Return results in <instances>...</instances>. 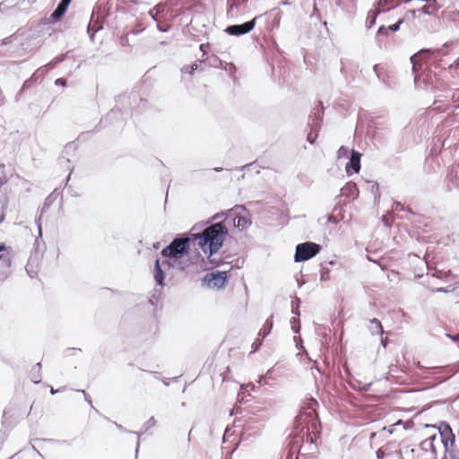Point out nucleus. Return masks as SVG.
Segmentation results:
<instances>
[{"mask_svg": "<svg viewBox=\"0 0 459 459\" xmlns=\"http://www.w3.org/2000/svg\"><path fill=\"white\" fill-rule=\"evenodd\" d=\"M455 42H446L440 48H423L410 57L412 73L414 75V83L417 88L431 90L435 94V109L445 112L449 109H455L459 105H455V90L444 88L443 83L437 79L436 74L432 73L430 65L443 67L441 56H446L448 49L454 46Z\"/></svg>", "mask_w": 459, "mask_h": 459, "instance_id": "1", "label": "nucleus"}, {"mask_svg": "<svg viewBox=\"0 0 459 459\" xmlns=\"http://www.w3.org/2000/svg\"><path fill=\"white\" fill-rule=\"evenodd\" d=\"M228 234L229 230L225 223L218 221L209 224L200 232L190 233V236L207 255L208 263L212 267H219L222 264V261L212 256L222 247Z\"/></svg>", "mask_w": 459, "mask_h": 459, "instance_id": "2", "label": "nucleus"}, {"mask_svg": "<svg viewBox=\"0 0 459 459\" xmlns=\"http://www.w3.org/2000/svg\"><path fill=\"white\" fill-rule=\"evenodd\" d=\"M318 403L314 398L307 401V411H304L299 413L296 419V422L306 428V444L305 442L299 447V455L315 458L317 453L316 439L320 436L321 423L316 413Z\"/></svg>", "mask_w": 459, "mask_h": 459, "instance_id": "3", "label": "nucleus"}, {"mask_svg": "<svg viewBox=\"0 0 459 459\" xmlns=\"http://www.w3.org/2000/svg\"><path fill=\"white\" fill-rule=\"evenodd\" d=\"M192 244L195 242L190 233L178 234L168 246L161 249L160 255L164 258L181 261L189 254Z\"/></svg>", "mask_w": 459, "mask_h": 459, "instance_id": "4", "label": "nucleus"}, {"mask_svg": "<svg viewBox=\"0 0 459 459\" xmlns=\"http://www.w3.org/2000/svg\"><path fill=\"white\" fill-rule=\"evenodd\" d=\"M126 100V96H118L117 99V104L104 117L100 119L94 131L99 132L101 128L106 127L108 125H114L116 122H122L126 115H128L127 110H123L118 107V102L123 103Z\"/></svg>", "mask_w": 459, "mask_h": 459, "instance_id": "5", "label": "nucleus"}, {"mask_svg": "<svg viewBox=\"0 0 459 459\" xmlns=\"http://www.w3.org/2000/svg\"><path fill=\"white\" fill-rule=\"evenodd\" d=\"M321 249V245L312 241L299 243L295 247L294 262H306L319 254Z\"/></svg>", "mask_w": 459, "mask_h": 459, "instance_id": "6", "label": "nucleus"}, {"mask_svg": "<svg viewBox=\"0 0 459 459\" xmlns=\"http://www.w3.org/2000/svg\"><path fill=\"white\" fill-rule=\"evenodd\" d=\"M264 14L255 16L252 20L245 22L241 24L229 25L224 29V32L230 36L240 37L252 31L259 20Z\"/></svg>", "mask_w": 459, "mask_h": 459, "instance_id": "7", "label": "nucleus"}, {"mask_svg": "<svg viewBox=\"0 0 459 459\" xmlns=\"http://www.w3.org/2000/svg\"><path fill=\"white\" fill-rule=\"evenodd\" d=\"M437 429L438 444L442 446V448L447 450V447H453L455 442V436L450 425L446 421H441L437 426Z\"/></svg>", "mask_w": 459, "mask_h": 459, "instance_id": "8", "label": "nucleus"}, {"mask_svg": "<svg viewBox=\"0 0 459 459\" xmlns=\"http://www.w3.org/2000/svg\"><path fill=\"white\" fill-rule=\"evenodd\" d=\"M229 281V277L224 271H212L205 274L204 284L209 288L223 289Z\"/></svg>", "mask_w": 459, "mask_h": 459, "instance_id": "9", "label": "nucleus"}, {"mask_svg": "<svg viewBox=\"0 0 459 459\" xmlns=\"http://www.w3.org/2000/svg\"><path fill=\"white\" fill-rule=\"evenodd\" d=\"M297 432L290 436V440L287 444L289 449L288 459H292L293 455L298 451L299 453V447L305 442V434L301 435V432L306 429L305 426L297 422Z\"/></svg>", "mask_w": 459, "mask_h": 459, "instance_id": "10", "label": "nucleus"}, {"mask_svg": "<svg viewBox=\"0 0 459 459\" xmlns=\"http://www.w3.org/2000/svg\"><path fill=\"white\" fill-rule=\"evenodd\" d=\"M436 442L438 444V437L437 434H434L420 444V449L429 456L428 459H437V457Z\"/></svg>", "mask_w": 459, "mask_h": 459, "instance_id": "11", "label": "nucleus"}, {"mask_svg": "<svg viewBox=\"0 0 459 459\" xmlns=\"http://www.w3.org/2000/svg\"><path fill=\"white\" fill-rule=\"evenodd\" d=\"M362 154L354 149L351 152V156L349 157V161L345 166V171L348 176H351L353 174L359 173L361 168L360 160Z\"/></svg>", "mask_w": 459, "mask_h": 459, "instance_id": "12", "label": "nucleus"}, {"mask_svg": "<svg viewBox=\"0 0 459 459\" xmlns=\"http://www.w3.org/2000/svg\"><path fill=\"white\" fill-rule=\"evenodd\" d=\"M434 378L437 381V384L443 383L456 374L457 370L451 367L446 368H431Z\"/></svg>", "mask_w": 459, "mask_h": 459, "instance_id": "13", "label": "nucleus"}, {"mask_svg": "<svg viewBox=\"0 0 459 459\" xmlns=\"http://www.w3.org/2000/svg\"><path fill=\"white\" fill-rule=\"evenodd\" d=\"M7 247L4 243H0V267H3L4 271L0 273V276L6 278L10 273L9 269L12 264L11 257L8 254L4 252L7 251Z\"/></svg>", "mask_w": 459, "mask_h": 459, "instance_id": "14", "label": "nucleus"}, {"mask_svg": "<svg viewBox=\"0 0 459 459\" xmlns=\"http://www.w3.org/2000/svg\"><path fill=\"white\" fill-rule=\"evenodd\" d=\"M153 278L157 286L162 288L165 285L166 273L162 269L160 258L154 261Z\"/></svg>", "mask_w": 459, "mask_h": 459, "instance_id": "15", "label": "nucleus"}, {"mask_svg": "<svg viewBox=\"0 0 459 459\" xmlns=\"http://www.w3.org/2000/svg\"><path fill=\"white\" fill-rule=\"evenodd\" d=\"M70 4L66 0H61L56 9L50 14V20L53 22H59L65 14Z\"/></svg>", "mask_w": 459, "mask_h": 459, "instance_id": "16", "label": "nucleus"}, {"mask_svg": "<svg viewBox=\"0 0 459 459\" xmlns=\"http://www.w3.org/2000/svg\"><path fill=\"white\" fill-rule=\"evenodd\" d=\"M39 236L35 239L34 246H33V253L30 255H33L35 260H39V256L42 255L45 249V242L42 240L41 236V227L39 225Z\"/></svg>", "mask_w": 459, "mask_h": 459, "instance_id": "17", "label": "nucleus"}, {"mask_svg": "<svg viewBox=\"0 0 459 459\" xmlns=\"http://www.w3.org/2000/svg\"><path fill=\"white\" fill-rule=\"evenodd\" d=\"M342 195L352 199H356L359 196V189L354 182H348L341 189Z\"/></svg>", "mask_w": 459, "mask_h": 459, "instance_id": "18", "label": "nucleus"}, {"mask_svg": "<svg viewBox=\"0 0 459 459\" xmlns=\"http://www.w3.org/2000/svg\"><path fill=\"white\" fill-rule=\"evenodd\" d=\"M248 0H227V16L235 18L238 15V9L241 4L247 3Z\"/></svg>", "mask_w": 459, "mask_h": 459, "instance_id": "19", "label": "nucleus"}, {"mask_svg": "<svg viewBox=\"0 0 459 459\" xmlns=\"http://www.w3.org/2000/svg\"><path fill=\"white\" fill-rule=\"evenodd\" d=\"M401 2L403 0H377V5L380 12L385 13L397 7Z\"/></svg>", "mask_w": 459, "mask_h": 459, "instance_id": "20", "label": "nucleus"}, {"mask_svg": "<svg viewBox=\"0 0 459 459\" xmlns=\"http://www.w3.org/2000/svg\"><path fill=\"white\" fill-rule=\"evenodd\" d=\"M323 112H324L323 102L319 101L318 102V110H317V112H316L314 114L312 131L319 130L322 121H323Z\"/></svg>", "mask_w": 459, "mask_h": 459, "instance_id": "21", "label": "nucleus"}, {"mask_svg": "<svg viewBox=\"0 0 459 459\" xmlns=\"http://www.w3.org/2000/svg\"><path fill=\"white\" fill-rule=\"evenodd\" d=\"M427 3L428 4H425L420 8V12L424 14L434 15L441 8L437 0H429Z\"/></svg>", "mask_w": 459, "mask_h": 459, "instance_id": "22", "label": "nucleus"}, {"mask_svg": "<svg viewBox=\"0 0 459 459\" xmlns=\"http://www.w3.org/2000/svg\"><path fill=\"white\" fill-rule=\"evenodd\" d=\"M261 427H263V423L261 421H257L255 418L250 417L246 420L243 435L250 436L251 434L247 433L249 430L259 429Z\"/></svg>", "mask_w": 459, "mask_h": 459, "instance_id": "23", "label": "nucleus"}, {"mask_svg": "<svg viewBox=\"0 0 459 459\" xmlns=\"http://www.w3.org/2000/svg\"><path fill=\"white\" fill-rule=\"evenodd\" d=\"M161 297V290L154 289L150 297H148L147 303L152 307V311L154 312L157 309V306L160 302Z\"/></svg>", "mask_w": 459, "mask_h": 459, "instance_id": "24", "label": "nucleus"}, {"mask_svg": "<svg viewBox=\"0 0 459 459\" xmlns=\"http://www.w3.org/2000/svg\"><path fill=\"white\" fill-rule=\"evenodd\" d=\"M373 71H374L376 76L377 77V79L381 82L387 85L388 75H387V73H386L385 67L379 64H377V65H373Z\"/></svg>", "mask_w": 459, "mask_h": 459, "instance_id": "25", "label": "nucleus"}, {"mask_svg": "<svg viewBox=\"0 0 459 459\" xmlns=\"http://www.w3.org/2000/svg\"><path fill=\"white\" fill-rule=\"evenodd\" d=\"M273 316L268 317L265 323L263 325V328L258 333V337H261L264 340L266 336H268L273 329Z\"/></svg>", "mask_w": 459, "mask_h": 459, "instance_id": "26", "label": "nucleus"}, {"mask_svg": "<svg viewBox=\"0 0 459 459\" xmlns=\"http://www.w3.org/2000/svg\"><path fill=\"white\" fill-rule=\"evenodd\" d=\"M250 224L251 221L243 215H237L233 220L234 227L239 230L246 229Z\"/></svg>", "mask_w": 459, "mask_h": 459, "instance_id": "27", "label": "nucleus"}, {"mask_svg": "<svg viewBox=\"0 0 459 459\" xmlns=\"http://www.w3.org/2000/svg\"><path fill=\"white\" fill-rule=\"evenodd\" d=\"M380 13L381 12H380L379 8H378V10L371 9L368 11L367 21H366V25L368 29L372 28L376 24L377 18Z\"/></svg>", "mask_w": 459, "mask_h": 459, "instance_id": "28", "label": "nucleus"}, {"mask_svg": "<svg viewBox=\"0 0 459 459\" xmlns=\"http://www.w3.org/2000/svg\"><path fill=\"white\" fill-rule=\"evenodd\" d=\"M69 52L65 53V54H61L57 56H56L55 58H53L49 63L47 64V68L48 70L50 69H53L55 68L57 65H59L60 63L64 62L67 56V54Z\"/></svg>", "mask_w": 459, "mask_h": 459, "instance_id": "29", "label": "nucleus"}, {"mask_svg": "<svg viewBox=\"0 0 459 459\" xmlns=\"http://www.w3.org/2000/svg\"><path fill=\"white\" fill-rule=\"evenodd\" d=\"M103 29V25L100 22L97 27H93L92 22H90L87 27V33L91 41L93 42L96 32Z\"/></svg>", "mask_w": 459, "mask_h": 459, "instance_id": "30", "label": "nucleus"}, {"mask_svg": "<svg viewBox=\"0 0 459 459\" xmlns=\"http://www.w3.org/2000/svg\"><path fill=\"white\" fill-rule=\"evenodd\" d=\"M370 324L372 325V327H371L372 333L383 334L384 330L382 327V324L378 319H377V318L371 319Z\"/></svg>", "mask_w": 459, "mask_h": 459, "instance_id": "31", "label": "nucleus"}, {"mask_svg": "<svg viewBox=\"0 0 459 459\" xmlns=\"http://www.w3.org/2000/svg\"><path fill=\"white\" fill-rule=\"evenodd\" d=\"M37 262L38 260H35L33 255H30L28 264L25 266L26 272L30 278H33L34 275L37 273V272L32 269V264Z\"/></svg>", "mask_w": 459, "mask_h": 459, "instance_id": "32", "label": "nucleus"}, {"mask_svg": "<svg viewBox=\"0 0 459 459\" xmlns=\"http://www.w3.org/2000/svg\"><path fill=\"white\" fill-rule=\"evenodd\" d=\"M204 61H199V63L195 62L192 65H186L182 68V72L193 74L195 70L199 69V67L204 64Z\"/></svg>", "mask_w": 459, "mask_h": 459, "instance_id": "33", "label": "nucleus"}, {"mask_svg": "<svg viewBox=\"0 0 459 459\" xmlns=\"http://www.w3.org/2000/svg\"><path fill=\"white\" fill-rule=\"evenodd\" d=\"M351 152L348 147L346 146H341L339 150L337 151V159H347L351 156Z\"/></svg>", "mask_w": 459, "mask_h": 459, "instance_id": "34", "label": "nucleus"}, {"mask_svg": "<svg viewBox=\"0 0 459 459\" xmlns=\"http://www.w3.org/2000/svg\"><path fill=\"white\" fill-rule=\"evenodd\" d=\"M300 304H301V300L299 298H297V297L291 301V313L294 314L295 316H299V315H300V313H299Z\"/></svg>", "mask_w": 459, "mask_h": 459, "instance_id": "35", "label": "nucleus"}, {"mask_svg": "<svg viewBox=\"0 0 459 459\" xmlns=\"http://www.w3.org/2000/svg\"><path fill=\"white\" fill-rule=\"evenodd\" d=\"M450 275H451V273L449 271L448 272H445V271L435 269V270H433L431 272V276L435 277V278H437V279H446Z\"/></svg>", "mask_w": 459, "mask_h": 459, "instance_id": "36", "label": "nucleus"}, {"mask_svg": "<svg viewBox=\"0 0 459 459\" xmlns=\"http://www.w3.org/2000/svg\"><path fill=\"white\" fill-rule=\"evenodd\" d=\"M451 448L447 447V450H444L445 454L442 459H459V452H455Z\"/></svg>", "mask_w": 459, "mask_h": 459, "instance_id": "37", "label": "nucleus"}, {"mask_svg": "<svg viewBox=\"0 0 459 459\" xmlns=\"http://www.w3.org/2000/svg\"><path fill=\"white\" fill-rule=\"evenodd\" d=\"M420 12V9L408 10L403 18H405V22L409 20H414L417 18V13Z\"/></svg>", "mask_w": 459, "mask_h": 459, "instance_id": "38", "label": "nucleus"}, {"mask_svg": "<svg viewBox=\"0 0 459 459\" xmlns=\"http://www.w3.org/2000/svg\"><path fill=\"white\" fill-rule=\"evenodd\" d=\"M36 367L38 368V372H39V370L41 368V363L40 362L37 363ZM30 379L35 384H39L41 382V377H40L39 373H37V374L30 373Z\"/></svg>", "mask_w": 459, "mask_h": 459, "instance_id": "39", "label": "nucleus"}, {"mask_svg": "<svg viewBox=\"0 0 459 459\" xmlns=\"http://www.w3.org/2000/svg\"><path fill=\"white\" fill-rule=\"evenodd\" d=\"M405 22V18L399 19L395 23L388 26V30L392 32H396L400 30L401 25Z\"/></svg>", "mask_w": 459, "mask_h": 459, "instance_id": "40", "label": "nucleus"}, {"mask_svg": "<svg viewBox=\"0 0 459 459\" xmlns=\"http://www.w3.org/2000/svg\"><path fill=\"white\" fill-rule=\"evenodd\" d=\"M34 82H35V74L30 79L26 80L23 82L22 87L19 91V94H22L23 91L30 88Z\"/></svg>", "mask_w": 459, "mask_h": 459, "instance_id": "41", "label": "nucleus"}, {"mask_svg": "<svg viewBox=\"0 0 459 459\" xmlns=\"http://www.w3.org/2000/svg\"><path fill=\"white\" fill-rule=\"evenodd\" d=\"M156 424V420L153 416H152L143 425V433L146 432L149 429L154 427Z\"/></svg>", "mask_w": 459, "mask_h": 459, "instance_id": "42", "label": "nucleus"}, {"mask_svg": "<svg viewBox=\"0 0 459 459\" xmlns=\"http://www.w3.org/2000/svg\"><path fill=\"white\" fill-rule=\"evenodd\" d=\"M185 12L184 9H180V11L178 13L176 10L174 9H169L168 10L167 12V15L169 16L168 19L169 21H173L174 19H176L178 15H180L181 13H183Z\"/></svg>", "mask_w": 459, "mask_h": 459, "instance_id": "43", "label": "nucleus"}, {"mask_svg": "<svg viewBox=\"0 0 459 459\" xmlns=\"http://www.w3.org/2000/svg\"><path fill=\"white\" fill-rule=\"evenodd\" d=\"M180 261L170 258H165L161 264V266H167L168 268L175 267Z\"/></svg>", "mask_w": 459, "mask_h": 459, "instance_id": "44", "label": "nucleus"}, {"mask_svg": "<svg viewBox=\"0 0 459 459\" xmlns=\"http://www.w3.org/2000/svg\"><path fill=\"white\" fill-rule=\"evenodd\" d=\"M281 11H277L274 15H273V28H276L278 29L280 27V24H281Z\"/></svg>", "mask_w": 459, "mask_h": 459, "instance_id": "45", "label": "nucleus"}, {"mask_svg": "<svg viewBox=\"0 0 459 459\" xmlns=\"http://www.w3.org/2000/svg\"><path fill=\"white\" fill-rule=\"evenodd\" d=\"M223 68L228 70L230 75H233L237 73V67L232 63H225V66Z\"/></svg>", "mask_w": 459, "mask_h": 459, "instance_id": "46", "label": "nucleus"}, {"mask_svg": "<svg viewBox=\"0 0 459 459\" xmlns=\"http://www.w3.org/2000/svg\"><path fill=\"white\" fill-rule=\"evenodd\" d=\"M320 279L321 281H328L330 279V270L327 268H322Z\"/></svg>", "mask_w": 459, "mask_h": 459, "instance_id": "47", "label": "nucleus"}, {"mask_svg": "<svg viewBox=\"0 0 459 459\" xmlns=\"http://www.w3.org/2000/svg\"><path fill=\"white\" fill-rule=\"evenodd\" d=\"M157 29L160 32H168L170 30L169 24H161L160 21L157 22Z\"/></svg>", "mask_w": 459, "mask_h": 459, "instance_id": "48", "label": "nucleus"}, {"mask_svg": "<svg viewBox=\"0 0 459 459\" xmlns=\"http://www.w3.org/2000/svg\"><path fill=\"white\" fill-rule=\"evenodd\" d=\"M78 351H82V350L80 348H74V347H72V348H67L65 351V356H74L76 354V352Z\"/></svg>", "mask_w": 459, "mask_h": 459, "instance_id": "49", "label": "nucleus"}, {"mask_svg": "<svg viewBox=\"0 0 459 459\" xmlns=\"http://www.w3.org/2000/svg\"><path fill=\"white\" fill-rule=\"evenodd\" d=\"M393 210L404 211L405 206L399 201H394L392 206Z\"/></svg>", "mask_w": 459, "mask_h": 459, "instance_id": "50", "label": "nucleus"}, {"mask_svg": "<svg viewBox=\"0 0 459 459\" xmlns=\"http://www.w3.org/2000/svg\"><path fill=\"white\" fill-rule=\"evenodd\" d=\"M262 342H263V340L261 337H259L257 340H255L253 342V344H252L253 352H255L259 350L260 346L262 345Z\"/></svg>", "mask_w": 459, "mask_h": 459, "instance_id": "51", "label": "nucleus"}, {"mask_svg": "<svg viewBox=\"0 0 459 459\" xmlns=\"http://www.w3.org/2000/svg\"><path fill=\"white\" fill-rule=\"evenodd\" d=\"M76 392H80L82 393L83 395H84V399L85 401L91 405V407L94 410H96L94 408V406L92 405V403H91V397L89 396V394L84 391V390H82V389H78L76 390Z\"/></svg>", "mask_w": 459, "mask_h": 459, "instance_id": "52", "label": "nucleus"}, {"mask_svg": "<svg viewBox=\"0 0 459 459\" xmlns=\"http://www.w3.org/2000/svg\"><path fill=\"white\" fill-rule=\"evenodd\" d=\"M388 27H385V25H381L378 30H377V36H384V35H387L388 33Z\"/></svg>", "mask_w": 459, "mask_h": 459, "instance_id": "53", "label": "nucleus"}, {"mask_svg": "<svg viewBox=\"0 0 459 459\" xmlns=\"http://www.w3.org/2000/svg\"><path fill=\"white\" fill-rule=\"evenodd\" d=\"M143 30H144V28L142 25L138 24L134 28L131 29L130 33H132L134 35H137V34L143 32Z\"/></svg>", "mask_w": 459, "mask_h": 459, "instance_id": "54", "label": "nucleus"}, {"mask_svg": "<svg viewBox=\"0 0 459 459\" xmlns=\"http://www.w3.org/2000/svg\"><path fill=\"white\" fill-rule=\"evenodd\" d=\"M119 42L123 47L129 46L128 35L124 34L120 37Z\"/></svg>", "mask_w": 459, "mask_h": 459, "instance_id": "55", "label": "nucleus"}, {"mask_svg": "<svg viewBox=\"0 0 459 459\" xmlns=\"http://www.w3.org/2000/svg\"><path fill=\"white\" fill-rule=\"evenodd\" d=\"M153 9L155 10V12L158 14H160L165 12L166 5L164 4L160 3V4H158Z\"/></svg>", "mask_w": 459, "mask_h": 459, "instance_id": "56", "label": "nucleus"}, {"mask_svg": "<svg viewBox=\"0 0 459 459\" xmlns=\"http://www.w3.org/2000/svg\"><path fill=\"white\" fill-rule=\"evenodd\" d=\"M90 22H92L93 27H97L98 25H100V22L103 24V19L100 17L95 19L94 13L92 14Z\"/></svg>", "mask_w": 459, "mask_h": 459, "instance_id": "57", "label": "nucleus"}, {"mask_svg": "<svg viewBox=\"0 0 459 459\" xmlns=\"http://www.w3.org/2000/svg\"><path fill=\"white\" fill-rule=\"evenodd\" d=\"M272 371H273V368H270V369H268V371L266 372L265 376L260 377L259 383H260V384H266V383H267V382H266V378H267V377H270V375H271Z\"/></svg>", "mask_w": 459, "mask_h": 459, "instance_id": "58", "label": "nucleus"}, {"mask_svg": "<svg viewBox=\"0 0 459 459\" xmlns=\"http://www.w3.org/2000/svg\"><path fill=\"white\" fill-rule=\"evenodd\" d=\"M317 137V134H316L315 135H313V132L311 131L308 134H307V140L309 143L311 144H314L315 142H316V139Z\"/></svg>", "mask_w": 459, "mask_h": 459, "instance_id": "59", "label": "nucleus"}, {"mask_svg": "<svg viewBox=\"0 0 459 459\" xmlns=\"http://www.w3.org/2000/svg\"><path fill=\"white\" fill-rule=\"evenodd\" d=\"M378 189H379L378 184L377 182H373L372 185H371V192L373 193L375 197L377 196Z\"/></svg>", "mask_w": 459, "mask_h": 459, "instance_id": "60", "label": "nucleus"}, {"mask_svg": "<svg viewBox=\"0 0 459 459\" xmlns=\"http://www.w3.org/2000/svg\"><path fill=\"white\" fill-rule=\"evenodd\" d=\"M433 292H443V293H448L451 290L448 288L439 287L436 289H432Z\"/></svg>", "mask_w": 459, "mask_h": 459, "instance_id": "61", "label": "nucleus"}, {"mask_svg": "<svg viewBox=\"0 0 459 459\" xmlns=\"http://www.w3.org/2000/svg\"><path fill=\"white\" fill-rule=\"evenodd\" d=\"M149 15L152 18L153 21H155L156 22L160 20L158 18V13L155 12V10L152 8V10L149 11Z\"/></svg>", "mask_w": 459, "mask_h": 459, "instance_id": "62", "label": "nucleus"}, {"mask_svg": "<svg viewBox=\"0 0 459 459\" xmlns=\"http://www.w3.org/2000/svg\"><path fill=\"white\" fill-rule=\"evenodd\" d=\"M376 455L377 459H384L385 457V453L381 448H378L376 452Z\"/></svg>", "mask_w": 459, "mask_h": 459, "instance_id": "63", "label": "nucleus"}, {"mask_svg": "<svg viewBox=\"0 0 459 459\" xmlns=\"http://www.w3.org/2000/svg\"><path fill=\"white\" fill-rule=\"evenodd\" d=\"M446 335L455 342H459V333L458 334L446 333Z\"/></svg>", "mask_w": 459, "mask_h": 459, "instance_id": "64", "label": "nucleus"}]
</instances>
